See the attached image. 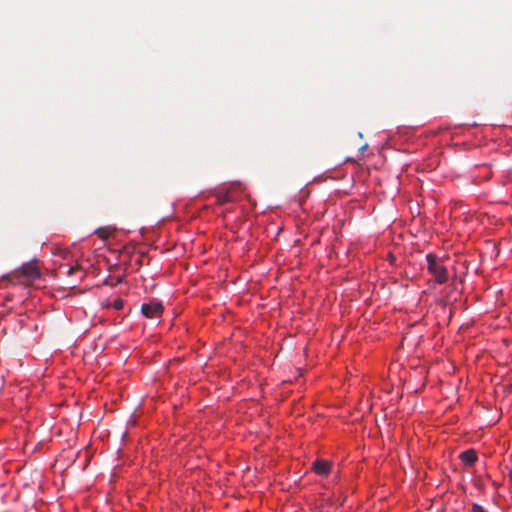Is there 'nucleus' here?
<instances>
[{"mask_svg": "<svg viewBox=\"0 0 512 512\" xmlns=\"http://www.w3.org/2000/svg\"><path fill=\"white\" fill-rule=\"evenodd\" d=\"M427 269L433 275L438 284H444L448 280L447 268L442 264L435 254L429 253L426 255Z\"/></svg>", "mask_w": 512, "mask_h": 512, "instance_id": "f257e3e1", "label": "nucleus"}, {"mask_svg": "<svg viewBox=\"0 0 512 512\" xmlns=\"http://www.w3.org/2000/svg\"><path fill=\"white\" fill-rule=\"evenodd\" d=\"M142 314L150 319L158 318L163 312V305L158 301L143 303L141 306Z\"/></svg>", "mask_w": 512, "mask_h": 512, "instance_id": "f03ea898", "label": "nucleus"}, {"mask_svg": "<svg viewBox=\"0 0 512 512\" xmlns=\"http://www.w3.org/2000/svg\"><path fill=\"white\" fill-rule=\"evenodd\" d=\"M21 273L29 280L40 278V271L37 266V261H29L22 265Z\"/></svg>", "mask_w": 512, "mask_h": 512, "instance_id": "7ed1b4c3", "label": "nucleus"}, {"mask_svg": "<svg viewBox=\"0 0 512 512\" xmlns=\"http://www.w3.org/2000/svg\"><path fill=\"white\" fill-rule=\"evenodd\" d=\"M331 463L325 460H316L313 463V471L320 476H326L330 472Z\"/></svg>", "mask_w": 512, "mask_h": 512, "instance_id": "20e7f679", "label": "nucleus"}, {"mask_svg": "<svg viewBox=\"0 0 512 512\" xmlns=\"http://www.w3.org/2000/svg\"><path fill=\"white\" fill-rule=\"evenodd\" d=\"M460 458L463 461L464 464L471 466L473 465L476 460L477 456L473 449L466 450L460 454Z\"/></svg>", "mask_w": 512, "mask_h": 512, "instance_id": "39448f33", "label": "nucleus"}, {"mask_svg": "<svg viewBox=\"0 0 512 512\" xmlns=\"http://www.w3.org/2000/svg\"><path fill=\"white\" fill-rule=\"evenodd\" d=\"M60 269L61 270L65 269V273L69 276L78 274L80 279L84 275V273L79 265H75V266L63 265L60 267Z\"/></svg>", "mask_w": 512, "mask_h": 512, "instance_id": "423d86ee", "label": "nucleus"}, {"mask_svg": "<svg viewBox=\"0 0 512 512\" xmlns=\"http://www.w3.org/2000/svg\"><path fill=\"white\" fill-rule=\"evenodd\" d=\"M112 232L113 229H111L110 227H100L95 230V234L102 240L107 239Z\"/></svg>", "mask_w": 512, "mask_h": 512, "instance_id": "0eeeda50", "label": "nucleus"}, {"mask_svg": "<svg viewBox=\"0 0 512 512\" xmlns=\"http://www.w3.org/2000/svg\"><path fill=\"white\" fill-rule=\"evenodd\" d=\"M217 201L219 204L223 205L225 203H228L231 201V197H230V194L228 192L226 193H221V194H218L217 195Z\"/></svg>", "mask_w": 512, "mask_h": 512, "instance_id": "6e6552de", "label": "nucleus"}, {"mask_svg": "<svg viewBox=\"0 0 512 512\" xmlns=\"http://www.w3.org/2000/svg\"><path fill=\"white\" fill-rule=\"evenodd\" d=\"M123 305H124V301L121 299V298H116L113 302H112V308L115 309V310H120L123 308Z\"/></svg>", "mask_w": 512, "mask_h": 512, "instance_id": "1a4fd4ad", "label": "nucleus"}, {"mask_svg": "<svg viewBox=\"0 0 512 512\" xmlns=\"http://www.w3.org/2000/svg\"><path fill=\"white\" fill-rule=\"evenodd\" d=\"M472 512H486L480 505L474 504L472 507Z\"/></svg>", "mask_w": 512, "mask_h": 512, "instance_id": "9d476101", "label": "nucleus"}, {"mask_svg": "<svg viewBox=\"0 0 512 512\" xmlns=\"http://www.w3.org/2000/svg\"><path fill=\"white\" fill-rule=\"evenodd\" d=\"M101 306L104 308H110V307H112V303L109 302L108 300H106L101 303Z\"/></svg>", "mask_w": 512, "mask_h": 512, "instance_id": "9b49d317", "label": "nucleus"}, {"mask_svg": "<svg viewBox=\"0 0 512 512\" xmlns=\"http://www.w3.org/2000/svg\"><path fill=\"white\" fill-rule=\"evenodd\" d=\"M511 479H512V472L510 473Z\"/></svg>", "mask_w": 512, "mask_h": 512, "instance_id": "f8f14e48", "label": "nucleus"}]
</instances>
